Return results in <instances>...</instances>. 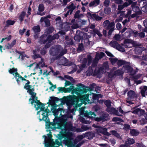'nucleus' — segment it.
<instances>
[{
  "instance_id": "69168bd1",
  "label": "nucleus",
  "mask_w": 147,
  "mask_h": 147,
  "mask_svg": "<svg viewBox=\"0 0 147 147\" xmlns=\"http://www.w3.org/2000/svg\"><path fill=\"white\" fill-rule=\"evenodd\" d=\"M67 52V50L66 49H64L63 51H62V52L60 54V55H61V56L64 54H65Z\"/></svg>"
},
{
  "instance_id": "2f4dec72",
  "label": "nucleus",
  "mask_w": 147,
  "mask_h": 147,
  "mask_svg": "<svg viewBox=\"0 0 147 147\" xmlns=\"http://www.w3.org/2000/svg\"><path fill=\"white\" fill-rule=\"evenodd\" d=\"M113 135L117 137L118 138H120V136L115 131H111Z\"/></svg>"
},
{
  "instance_id": "e2e57ef3",
  "label": "nucleus",
  "mask_w": 147,
  "mask_h": 147,
  "mask_svg": "<svg viewBox=\"0 0 147 147\" xmlns=\"http://www.w3.org/2000/svg\"><path fill=\"white\" fill-rule=\"evenodd\" d=\"M25 31V29H24L23 30H19V33L20 34L22 35Z\"/></svg>"
},
{
  "instance_id": "f8f14e48",
  "label": "nucleus",
  "mask_w": 147,
  "mask_h": 147,
  "mask_svg": "<svg viewBox=\"0 0 147 147\" xmlns=\"http://www.w3.org/2000/svg\"><path fill=\"white\" fill-rule=\"evenodd\" d=\"M130 34L134 35L135 37H137L138 36L140 37L143 38L144 37L145 35L144 33L143 32L138 33L137 31H134L132 30H130Z\"/></svg>"
},
{
  "instance_id": "8fccbe9b",
  "label": "nucleus",
  "mask_w": 147,
  "mask_h": 147,
  "mask_svg": "<svg viewBox=\"0 0 147 147\" xmlns=\"http://www.w3.org/2000/svg\"><path fill=\"white\" fill-rule=\"evenodd\" d=\"M142 11L145 12H147V6H144L142 8Z\"/></svg>"
},
{
  "instance_id": "bf43d9fd",
  "label": "nucleus",
  "mask_w": 147,
  "mask_h": 147,
  "mask_svg": "<svg viewBox=\"0 0 147 147\" xmlns=\"http://www.w3.org/2000/svg\"><path fill=\"white\" fill-rule=\"evenodd\" d=\"M115 2L116 3L119 4H121L123 2L121 0H116Z\"/></svg>"
},
{
  "instance_id": "774afa93",
  "label": "nucleus",
  "mask_w": 147,
  "mask_h": 147,
  "mask_svg": "<svg viewBox=\"0 0 147 147\" xmlns=\"http://www.w3.org/2000/svg\"><path fill=\"white\" fill-rule=\"evenodd\" d=\"M119 147H130V146L129 145H127L125 144V145H121Z\"/></svg>"
},
{
  "instance_id": "aec40b11",
  "label": "nucleus",
  "mask_w": 147,
  "mask_h": 147,
  "mask_svg": "<svg viewBox=\"0 0 147 147\" xmlns=\"http://www.w3.org/2000/svg\"><path fill=\"white\" fill-rule=\"evenodd\" d=\"M59 38V35L58 34L54 35L52 37L51 36L49 35L48 36L47 40L49 42H50L52 39H57Z\"/></svg>"
},
{
  "instance_id": "79ce46f5",
  "label": "nucleus",
  "mask_w": 147,
  "mask_h": 147,
  "mask_svg": "<svg viewBox=\"0 0 147 147\" xmlns=\"http://www.w3.org/2000/svg\"><path fill=\"white\" fill-rule=\"evenodd\" d=\"M112 121H123V120L118 117H114L112 119Z\"/></svg>"
},
{
  "instance_id": "052dcab7",
  "label": "nucleus",
  "mask_w": 147,
  "mask_h": 147,
  "mask_svg": "<svg viewBox=\"0 0 147 147\" xmlns=\"http://www.w3.org/2000/svg\"><path fill=\"white\" fill-rule=\"evenodd\" d=\"M105 52L107 55L109 56L113 57V55L111 53L108 51H106Z\"/></svg>"
},
{
  "instance_id": "72a5a7b5",
  "label": "nucleus",
  "mask_w": 147,
  "mask_h": 147,
  "mask_svg": "<svg viewBox=\"0 0 147 147\" xmlns=\"http://www.w3.org/2000/svg\"><path fill=\"white\" fill-rule=\"evenodd\" d=\"M110 60L112 64L113 65L115 64V63H117V59L116 58L114 57L110 58Z\"/></svg>"
},
{
  "instance_id": "393cba45",
  "label": "nucleus",
  "mask_w": 147,
  "mask_h": 147,
  "mask_svg": "<svg viewBox=\"0 0 147 147\" xmlns=\"http://www.w3.org/2000/svg\"><path fill=\"white\" fill-rule=\"evenodd\" d=\"M75 6H74L73 3H71L69 6L67 7V8L70 11V14H71L73 10L75 9Z\"/></svg>"
},
{
  "instance_id": "a19ab883",
  "label": "nucleus",
  "mask_w": 147,
  "mask_h": 147,
  "mask_svg": "<svg viewBox=\"0 0 147 147\" xmlns=\"http://www.w3.org/2000/svg\"><path fill=\"white\" fill-rule=\"evenodd\" d=\"M58 90L60 92H66V89L65 88H62L61 87H59L57 88Z\"/></svg>"
},
{
  "instance_id": "412c9836",
  "label": "nucleus",
  "mask_w": 147,
  "mask_h": 147,
  "mask_svg": "<svg viewBox=\"0 0 147 147\" xmlns=\"http://www.w3.org/2000/svg\"><path fill=\"white\" fill-rule=\"evenodd\" d=\"M135 143V140L132 138H128L125 141V143L127 145H131Z\"/></svg>"
},
{
  "instance_id": "39448f33",
  "label": "nucleus",
  "mask_w": 147,
  "mask_h": 147,
  "mask_svg": "<svg viewBox=\"0 0 147 147\" xmlns=\"http://www.w3.org/2000/svg\"><path fill=\"white\" fill-rule=\"evenodd\" d=\"M66 92H71V93H74L78 95L80 93H85L86 92L85 89L83 87H78L74 88V87L73 86H70L69 88H66Z\"/></svg>"
},
{
  "instance_id": "5701e85b",
  "label": "nucleus",
  "mask_w": 147,
  "mask_h": 147,
  "mask_svg": "<svg viewBox=\"0 0 147 147\" xmlns=\"http://www.w3.org/2000/svg\"><path fill=\"white\" fill-rule=\"evenodd\" d=\"M141 92L143 96L145 97L146 95H147V86H144Z\"/></svg>"
},
{
  "instance_id": "4d7b16f0",
  "label": "nucleus",
  "mask_w": 147,
  "mask_h": 147,
  "mask_svg": "<svg viewBox=\"0 0 147 147\" xmlns=\"http://www.w3.org/2000/svg\"><path fill=\"white\" fill-rule=\"evenodd\" d=\"M116 27L117 28V29H120L121 27V24L120 23H118L117 24Z\"/></svg>"
},
{
  "instance_id": "f03ea898",
  "label": "nucleus",
  "mask_w": 147,
  "mask_h": 147,
  "mask_svg": "<svg viewBox=\"0 0 147 147\" xmlns=\"http://www.w3.org/2000/svg\"><path fill=\"white\" fill-rule=\"evenodd\" d=\"M84 108L82 107L80 109L79 111L80 113L82 114L83 113L85 117H87L88 118H91L92 119H94V120L96 121H100L102 120H106V117L108 116V115L107 114H105L102 117L95 118L96 116L95 114L93 112L88 111H84Z\"/></svg>"
},
{
  "instance_id": "0e129e2a",
  "label": "nucleus",
  "mask_w": 147,
  "mask_h": 147,
  "mask_svg": "<svg viewBox=\"0 0 147 147\" xmlns=\"http://www.w3.org/2000/svg\"><path fill=\"white\" fill-rule=\"evenodd\" d=\"M124 7L123 6V5H119L118 6V9L119 10H121L123 9Z\"/></svg>"
},
{
  "instance_id": "680f3d73",
  "label": "nucleus",
  "mask_w": 147,
  "mask_h": 147,
  "mask_svg": "<svg viewBox=\"0 0 147 147\" xmlns=\"http://www.w3.org/2000/svg\"><path fill=\"white\" fill-rule=\"evenodd\" d=\"M130 127L129 125L125 124L124 125V128L126 130H127L128 129H129Z\"/></svg>"
},
{
  "instance_id": "9d476101",
  "label": "nucleus",
  "mask_w": 147,
  "mask_h": 147,
  "mask_svg": "<svg viewBox=\"0 0 147 147\" xmlns=\"http://www.w3.org/2000/svg\"><path fill=\"white\" fill-rule=\"evenodd\" d=\"M96 130L98 132L102 133L105 135L108 136L111 135L107 131V129L106 128L98 127H97Z\"/></svg>"
},
{
  "instance_id": "49530a36",
  "label": "nucleus",
  "mask_w": 147,
  "mask_h": 147,
  "mask_svg": "<svg viewBox=\"0 0 147 147\" xmlns=\"http://www.w3.org/2000/svg\"><path fill=\"white\" fill-rule=\"evenodd\" d=\"M134 42L132 40L127 39H125L124 41V45L126 44V43H130L129 42Z\"/></svg>"
},
{
  "instance_id": "2eb2a0df",
  "label": "nucleus",
  "mask_w": 147,
  "mask_h": 147,
  "mask_svg": "<svg viewBox=\"0 0 147 147\" xmlns=\"http://www.w3.org/2000/svg\"><path fill=\"white\" fill-rule=\"evenodd\" d=\"M107 111L111 114H114L116 115L120 116L118 111L114 108L108 107L107 109Z\"/></svg>"
},
{
  "instance_id": "6e6d98bb",
  "label": "nucleus",
  "mask_w": 147,
  "mask_h": 147,
  "mask_svg": "<svg viewBox=\"0 0 147 147\" xmlns=\"http://www.w3.org/2000/svg\"><path fill=\"white\" fill-rule=\"evenodd\" d=\"M56 88V86L55 85H52L51 87H50L49 89L50 90H51L52 91L54 90V89Z\"/></svg>"
},
{
  "instance_id": "a18cd8bd",
  "label": "nucleus",
  "mask_w": 147,
  "mask_h": 147,
  "mask_svg": "<svg viewBox=\"0 0 147 147\" xmlns=\"http://www.w3.org/2000/svg\"><path fill=\"white\" fill-rule=\"evenodd\" d=\"M93 98V99H97L98 98L101 97L100 94H92Z\"/></svg>"
},
{
  "instance_id": "a211bd4d",
  "label": "nucleus",
  "mask_w": 147,
  "mask_h": 147,
  "mask_svg": "<svg viewBox=\"0 0 147 147\" xmlns=\"http://www.w3.org/2000/svg\"><path fill=\"white\" fill-rule=\"evenodd\" d=\"M88 15L90 16V17L94 20H100L102 18L97 15L96 14H93L91 15L90 13H88Z\"/></svg>"
},
{
  "instance_id": "f257e3e1",
  "label": "nucleus",
  "mask_w": 147,
  "mask_h": 147,
  "mask_svg": "<svg viewBox=\"0 0 147 147\" xmlns=\"http://www.w3.org/2000/svg\"><path fill=\"white\" fill-rule=\"evenodd\" d=\"M9 72L12 74L14 77L16 81L18 84L21 81L26 80L27 83L25 85L24 88L28 90V92L31 95L32 98L29 99V102H30L32 105L34 102V107L36 110H38L40 109L37 113V114H39L38 117L40 121L43 120L46 121V127L47 131H50L48 129H54L56 128L61 129L63 126L65 127L67 123L66 115L63 116L62 119L58 118L57 116L60 111L59 108H57L59 104L58 102L59 99L54 97H50L49 101L47 103L48 106L49 107L51 106V111L53 113L55 116V118L52 123L49 122V119H48V113L50 112V111L44 107L45 105H43L42 103L37 100V97L36 96V94L34 92V89L31 88L30 86L28 85L30 82L28 80H26L24 78L20 76L17 72V69L12 68L9 70Z\"/></svg>"
},
{
  "instance_id": "e433bc0d",
  "label": "nucleus",
  "mask_w": 147,
  "mask_h": 147,
  "mask_svg": "<svg viewBox=\"0 0 147 147\" xmlns=\"http://www.w3.org/2000/svg\"><path fill=\"white\" fill-rule=\"evenodd\" d=\"M143 23L144 26L146 28L143 29L142 31L143 32H145L147 33V20H144Z\"/></svg>"
},
{
  "instance_id": "4be33fe9",
  "label": "nucleus",
  "mask_w": 147,
  "mask_h": 147,
  "mask_svg": "<svg viewBox=\"0 0 147 147\" xmlns=\"http://www.w3.org/2000/svg\"><path fill=\"white\" fill-rule=\"evenodd\" d=\"M99 0H94L89 4L90 6H96L99 4Z\"/></svg>"
},
{
  "instance_id": "09e8293b",
  "label": "nucleus",
  "mask_w": 147,
  "mask_h": 147,
  "mask_svg": "<svg viewBox=\"0 0 147 147\" xmlns=\"http://www.w3.org/2000/svg\"><path fill=\"white\" fill-rule=\"evenodd\" d=\"M114 39L117 40H120V36L118 34H116L114 37Z\"/></svg>"
},
{
  "instance_id": "a878e982",
  "label": "nucleus",
  "mask_w": 147,
  "mask_h": 147,
  "mask_svg": "<svg viewBox=\"0 0 147 147\" xmlns=\"http://www.w3.org/2000/svg\"><path fill=\"white\" fill-rule=\"evenodd\" d=\"M118 43L117 42L115 41H112L110 43V45L111 47L115 49L117 47V45H118Z\"/></svg>"
},
{
  "instance_id": "5fc2aeb1",
  "label": "nucleus",
  "mask_w": 147,
  "mask_h": 147,
  "mask_svg": "<svg viewBox=\"0 0 147 147\" xmlns=\"http://www.w3.org/2000/svg\"><path fill=\"white\" fill-rule=\"evenodd\" d=\"M109 0H106L104 3V5L106 6H107L109 4Z\"/></svg>"
},
{
  "instance_id": "9b49d317",
  "label": "nucleus",
  "mask_w": 147,
  "mask_h": 147,
  "mask_svg": "<svg viewBox=\"0 0 147 147\" xmlns=\"http://www.w3.org/2000/svg\"><path fill=\"white\" fill-rule=\"evenodd\" d=\"M87 60L86 59H85L84 60V64H82V65L80 66V69H83V68H84L86 66V64L87 63V61H88V65H90L92 59H91V57L90 55H88L87 56Z\"/></svg>"
},
{
  "instance_id": "6e6552de",
  "label": "nucleus",
  "mask_w": 147,
  "mask_h": 147,
  "mask_svg": "<svg viewBox=\"0 0 147 147\" xmlns=\"http://www.w3.org/2000/svg\"><path fill=\"white\" fill-rule=\"evenodd\" d=\"M127 95L128 98L126 100V102L129 104H132L133 103L130 100H132L136 96V95L134 91L132 90H130L128 92Z\"/></svg>"
},
{
  "instance_id": "473e14b6",
  "label": "nucleus",
  "mask_w": 147,
  "mask_h": 147,
  "mask_svg": "<svg viewBox=\"0 0 147 147\" xmlns=\"http://www.w3.org/2000/svg\"><path fill=\"white\" fill-rule=\"evenodd\" d=\"M116 49H117L120 51L122 52H124L125 51L124 48L121 47L119 44H118V45H117V47H116Z\"/></svg>"
},
{
  "instance_id": "f3484780",
  "label": "nucleus",
  "mask_w": 147,
  "mask_h": 147,
  "mask_svg": "<svg viewBox=\"0 0 147 147\" xmlns=\"http://www.w3.org/2000/svg\"><path fill=\"white\" fill-rule=\"evenodd\" d=\"M50 16H47V17H44L41 18L40 21V22L42 23L44 22L45 24L47 26H49L50 25V22L49 20L47 19V18H50Z\"/></svg>"
},
{
  "instance_id": "3c124183",
  "label": "nucleus",
  "mask_w": 147,
  "mask_h": 147,
  "mask_svg": "<svg viewBox=\"0 0 147 147\" xmlns=\"http://www.w3.org/2000/svg\"><path fill=\"white\" fill-rule=\"evenodd\" d=\"M83 49V47L82 45H80L78 48V52L82 50Z\"/></svg>"
},
{
  "instance_id": "c756f323",
  "label": "nucleus",
  "mask_w": 147,
  "mask_h": 147,
  "mask_svg": "<svg viewBox=\"0 0 147 147\" xmlns=\"http://www.w3.org/2000/svg\"><path fill=\"white\" fill-rule=\"evenodd\" d=\"M130 43H126V44L124 45L125 47L131 48L135 46L134 42H129Z\"/></svg>"
},
{
  "instance_id": "6ab92c4d",
  "label": "nucleus",
  "mask_w": 147,
  "mask_h": 147,
  "mask_svg": "<svg viewBox=\"0 0 147 147\" xmlns=\"http://www.w3.org/2000/svg\"><path fill=\"white\" fill-rule=\"evenodd\" d=\"M131 7L133 11L135 13L138 12L139 11V8L136 5V3L134 2L132 3Z\"/></svg>"
},
{
  "instance_id": "603ef678",
  "label": "nucleus",
  "mask_w": 147,
  "mask_h": 147,
  "mask_svg": "<svg viewBox=\"0 0 147 147\" xmlns=\"http://www.w3.org/2000/svg\"><path fill=\"white\" fill-rule=\"evenodd\" d=\"M65 78L67 79H69L70 80L73 82H74V80H73V78L69 76H65Z\"/></svg>"
},
{
  "instance_id": "338daca9",
  "label": "nucleus",
  "mask_w": 147,
  "mask_h": 147,
  "mask_svg": "<svg viewBox=\"0 0 147 147\" xmlns=\"http://www.w3.org/2000/svg\"><path fill=\"white\" fill-rule=\"evenodd\" d=\"M38 65L39 66H40L42 67H43L44 65V63L43 62V61H42V62H39L38 63Z\"/></svg>"
},
{
  "instance_id": "58836bf2",
  "label": "nucleus",
  "mask_w": 147,
  "mask_h": 147,
  "mask_svg": "<svg viewBox=\"0 0 147 147\" xmlns=\"http://www.w3.org/2000/svg\"><path fill=\"white\" fill-rule=\"evenodd\" d=\"M44 9V5L43 4H40L38 7V10L39 11H42Z\"/></svg>"
},
{
  "instance_id": "37998d69",
  "label": "nucleus",
  "mask_w": 147,
  "mask_h": 147,
  "mask_svg": "<svg viewBox=\"0 0 147 147\" xmlns=\"http://www.w3.org/2000/svg\"><path fill=\"white\" fill-rule=\"evenodd\" d=\"M105 104L107 108L109 107L111 105V102L110 100H107L105 101Z\"/></svg>"
},
{
  "instance_id": "423d86ee",
  "label": "nucleus",
  "mask_w": 147,
  "mask_h": 147,
  "mask_svg": "<svg viewBox=\"0 0 147 147\" xmlns=\"http://www.w3.org/2000/svg\"><path fill=\"white\" fill-rule=\"evenodd\" d=\"M133 71L131 67L129 65L128 63H127L125 64L122 68V70H117L114 72V75H120L123 74L124 72H132Z\"/></svg>"
},
{
  "instance_id": "1a4fd4ad",
  "label": "nucleus",
  "mask_w": 147,
  "mask_h": 147,
  "mask_svg": "<svg viewBox=\"0 0 147 147\" xmlns=\"http://www.w3.org/2000/svg\"><path fill=\"white\" fill-rule=\"evenodd\" d=\"M61 50V46H59L51 49L50 51V53L51 55L54 56L57 55Z\"/></svg>"
},
{
  "instance_id": "ea45409f",
  "label": "nucleus",
  "mask_w": 147,
  "mask_h": 147,
  "mask_svg": "<svg viewBox=\"0 0 147 147\" xmlns=\"http://www.w3.org/2000/svg\"><path fill=\"white\" fill-rule=\"evenodd\" d=\"M124 63V62L122 60H118L117 59V65L119 67L121 65H123Z\"/></svg>"
},
{
  "instance_id": "ddd939ff",
  "label": "nucleus",
  "mask_w": 147,
  "mask_h": 147,
  "mask_svg": "<svg viewBox=\"0 0 147 147\" xmlns=\"http://www.w3.org/2000/svg\"><path fill=\"white\" fill-rule=\"evenodd\" d=\"M105 55V53L102 52L97 53L96 57L93 61V63H97L98 61L101 59Z\"/></svg>"
},
{
  "instance_id": "dca6fc26",
  "label": "nucleus",
  "mask_w": 147,
  "mask_h": 147,
  "mask_svg": "<svg viewBox=\"0 0 147 147\" xmlns=\"http://www.w3.org/2000/svg\"><path fill=\"white\" fill-rule=\"evenodd\" d=\"M67 59L64 57H62L58 61V63L59 65H63L64 66H66L67 65Z\"/></svg>"
},
{
  "instance_id": "0eeeda50",
  "label": "nucleus",
  "mask_w": 147,
  "mask_h": 147,
  "mask_svg": "<svg viewBox=\"0 0 147 147\" xmlns=\"http://www.w3.org/2000/svg\"><path fill=\"white\" fill-rule=\"evenodd\" d=\"M103 25L105 28L109 29V34H111L114 30L115 24L114 22L110 23L109 20H106L104 22Z\"/></svg>"
},
{
  "instance_id": "c03bdc74",
  "label": "nucleus",
  "mask_w": 147,
  "mask_h": 147,
  "mask_svg": "<svg viewBox=\"0 0 147 147\" xmlns=\"http://www.w3.org/2000/svg\"><path fill=\"white\" fill-rule=\"evenodd\" d=\"M93 31L95 34H97L98 36H102V34L98 30L95 29Z\"/></svg>"
},
{
  "instance_id": "de8ad7c7",
  "label": "nucleus",
  "mask_w": 147,
  "mask_h": 147,
  "mask_svg": "<svg viewBox=\"0 0 147 147\" xmlns=\"http://www.w3.org/2000/svg\"><path fill=\"white\" fill-rule=\"evenodd\" d=\"M105 12L106 14H109L111 13V9L109 8H106L105 9Z\"/></svg>"
},
{
  "instance_id": "7c9ffc66",
  "label": "nucleus",
  "mask_w": 147,
  "mask_h": 147,
  "mask_svg": "<svg viewBox=\"0 0 147 147\" xmlns=\"http://www.w3.org/2000/svg\"><path fill=\"white\" fill-rule=\"evenodd\" d=\"M32 29L35 33L39 32L40 31V28L38 26H34Z\"/></svg>"
},
{
  "instance_id": "20e7f679",
  "label": "nucleus",
  "mask_w": 147,
  "mask_h": 147,
  "mask_svg": "<svg viewBox=\"0 0 147 147\" xmlns=\"http://www.w3.org/2000/svg\"><path fill=\"white\" fill-rule=\"evenodd\" d=\"M58 139L61 140H62L63 138H64L65 139H67V140H63V143L65 144L66 145L69 146H71V136L70 135V133H61L58 135Z\"/></svg>"
},
{
  "instance_id": "c9c22d12",
  "label": "nucleus",
  "mask_w": 147,
  "mask_h": 147,
  "mask_svg": "<svg viewBox=\"0 0 147 147\" xmlns=\"http://www.w3.org/2000/svg\"><path fill=\"white\" fill-rule=\"evenodd\" d=\"M38 51V50H35V51H33V54L34 55V57L35 58L40 57V55L37 54V52Z\"/></svg>"
},
{
  "instance_id": "13d9d810",
  "label": "nucleus",
  "mask_w": 147,
  "mask_h": 147,
  "mask_svg": "<svg viewBox=\"0 0 147 147\" xmlns=\"http://www.w3.org/2000/svg\"><path fill=\"white\" fill-rule=\"evenodd\" d=\"M136 146L138 147H145V146H144L142 144L137 143L136 144Z\"/></svg>"
},
{
  "instance_id": "864d4df0",
  "label": "nucleus",
  "mask_w": 147,
  "mask_h": 147,
  "mask_svg": "<svg viewBox=\"0 0 147 147\" xmlns=\"http://www.w3.org/2000/svg\"><path fill=\"white\" fill-rule=\"evenodd\" d=\"M81 121L82 122V123H83L85 124H89L90 123V122L89 121H86L85 120H84V119H81Z\"/></svg>"
},
{
  "instance_id": "c85d7f7f",
  "label": "nucleus",
  "mask_w": 147,
  "mask_h": 147,
  "mask_svg": "<svg viewBox=\"0 0 147 147\" xmlns=\"http://www.w3.org/2000/svg\"><path fill=\"white\" fill-rule=\"evenodd\" d=\"M126 2H125L123 5L125 7L128 6L129 5L132 3V1L131 0H125Z\"/></svg>"
},
{
  "instance_id": "4c0bfd02",
  "label": "nucleus",
  "mask_w": 147,
  "mask_h": 147,
  "mask_svg": "<svg viewBox=\"0 0 147 147\" xmlns=\"http://www.w3.org/2000/svg\"><path fill=\"white\" fill-rule=\"evenodd\" d=\"M15 22L11 20H8L6 21V23L8 25H13Z\"/></svg>"
},
{
  "instance_id": "cd10ccee",
  "label": "nucleus",
  "mask_w": 147,
  "mask_h": 147,
  "mask_svg": "<svg viewBox=\"0 0 147 147\" xmlns=\"http://www.w3.org/2000/svg\"><path fill=\"white\" fill-rule=\"evenodd\" d=\"M26 15V13L24 12H22L20 14L19 17V19L20 21L22 22L23 21V18Z\"/></svg>"
},
{
  "instance_id": "f704fd0d",
  "label": "nucleus",
  "mask_w": 147,
  "mask_h": 147,
  "mask_svg": "<svg viewBox=\"0 0 147 147\" xmlns=\"http://www.w3.org/2000/svg\"><path fill=\"white\" fill-rule=\"evenodd\" d=\"M80 11H77L75 13L74 16V17L75 18H78L82 16V14H80Z\"/></svg>"
},
{
  "instance_id": "b1692460",
  "label": "nucleus",
  "mask_w": 147,
  "mask_h": 147,
  "mask_svg": "<svg viewBox=\"0 0 147 147\" xmlns=\"http://www.w3.org/2000/svg\"><path fill=\"white\" fill-rule=\"evenodd\" d=\"M130 134L132 136H136L139 134V132L137 130L133 129L131 130Z\"/></svg>"
},
{
  "instance_id": "7ed1b4c3",
  "label": "nucleus",
  "mask_w": 147,
  "mask_h": 147,
  "mask_svg": "<svg viewBox=\"0 0 147 147\" xmlns=\"http://www.w3.org/2000/svg\"><path fill=\"white\" fill-rule=\"evenodd\" d=\"M79 92L80 94H79L78 95H77V97L76 98L75 100H74V101H76V104L78 106H80L82 103L86 104L87 103L92 102L88 100L89 95L88 94L82 95V94L84 93Z\"/></svg>"
},
{
  "instance_id": "bb28decb",
  "label": "nucleus",
  "mask_w": 147,
  "mask_h": 147,
  "mask_svg": "<svg viewBox=\"0 0 147 147\" xmlns=\"http://www.w3.org/2000/svg\"><path fill=\"white\" fill-rule=\"evenodd\" d=\"M16 41V40H14L10 44H8L7 46H6V47L5 48L7 49L11 48L15 44Z\"/></svg>"
},
{
  "instance_id": "4468645a",
  "label": "nucleus",
  "mask_w": 147,
  "mask_h": 147,
  "mask_svg": "<svg viewBox=\"0 0 147 147\" xmlns=\"http://www.w3.org/2000/svg\"><path fill=\"white\" fill-rule=\"evenodd\" d=\"M108 68V65L107 62L103 64L102 67L100 68L99 73H103L106 71Z\"/></svg>"
}]
</instances>
